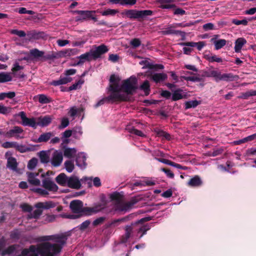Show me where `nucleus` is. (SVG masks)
<instances>
[{
  "label": "nucleus",
  "instance_id": "6e6552de",
  "mask_svg": "<svg viewBox=\"0 0 256 256\" xmlns=\"http://www.w3.org/2000/svg\"><path fill=\"white\" fill-rule=\"evenodd\" d=\"M63 160V156L61 152L55 150L52 154L50 160V162L54 167L60 166Z\"/></svg>",
  "mask_w": 256,
  "mask_h": 256
},
{
  "label": "nucleus",
  "instance_id": "09e8293b",
  "mask_svg": "<svg viewBox=\"0 0 256 256\" xmlns=\"http://www.w3.org/2000/svg\"><path fill=\"white\" fill-rule=\"evenodd\" d=\"M38 101L41 104H48L50 102V99L44 94L38 95Z\"/></svg>",
  "mask_w": 256,
  "mask_h": 256
},
{
  "label": "nucleus",
  "instance_id": "a878e982",
  "mask_svg": "<svg viewBox=\"0 0 256 256\" xmlns=\"http://www.w3.org/2000/svg\"><path fill=\"white\" fill-rule=\"evenodd\" d=\"M173 26H171L168 28H166L165 30L162 32V34H180L182 36H185V32H182L180 30H174Z\"/></svg>",
  "mask_w": 256,
  "mask_h": 256
},
{
  "label": "nucleus",
  "instance_id": "c9c22d12",
  "mask_svg": "<svg viewBox=\"0 0 256 256\" xmlns=\"http://www.w3.org/2000/svg\"><path fill=\"white\" fill-rule=\"evenodd\" d=\"M76 164L78 166L84 168L86 166V158L83 154H79L76 159Z\"/></svg>",
  "mask_w": 256,
  "mask_h": 256
},
{
  "label": "nucleus",
  "instance_id": "9d476101",
  "mask_svg": "<svg viewBox=\"0 0 256 256\" xmlns=\"http://www.w3.org/2000/svg\"><path fill=\"white\" fill-rule=\"evenodd\" d=\"M20 116L22 120V124L24 126H30L33 128L36 126V118H28L24 112L19 113Z\"/></svg>",
  "mask_w": 256,
  "mask_h": 256
},
{
  "label": "nucleus",
  "instance_id": "39448f33",
  "mask_svg": "<svg viewBox=\"0 0 256 256\" xmlns=\"http://www.w3.org/2000/svg\"><path fill=\"white\" fill-rule=\"evenodd\" d=\"M78 52V50L76 48H68L56 52H52L51 54L47 55L46 58L47 60H54L62 58L70 57L72 56L76 55Z\"/></svg>",
  "mask_w": 256,
  "mask_h": 256
},
{
  "label": "nucleus",
  "instance_id": "bf43d9fd",
  "mask_svg": "<svg viewBox=\"0 0 256 256\" xmlns=\"http://www.w3.org/2000/svg\"><path fill=\"white\" fill-rule=\"evenodd\" d=\"M20 208L22 210L25 212H30L32 210V207L27 204H21Z\"/></svg>",
  "mask_w": 256,
  "mask_h": 256
},
{
  "label": "nucleus",
  "instance_id": "7ed1b4c3",
  "mask_svg": "<svg viewBox=\"0 0 256 256\" xmlns=\"http://www.w3.org/2000/svg\"><path fill=\"white\" fill-rule=\"evenodd\" d=\"M70 206L72 212L74 213L84 212L88 214L92 213H96L100 211V210L102 208H100V206H96L92 208H84L83 204L82 202L80 200H72L70 203Z\"/></svg>",
  "mask_w": 256,
  "mask_h": 256
},
{
  "label": "nucleus",
  "instance_id": "8fccbe9b",
  "mask_svg": "<svg viewBox=\"0 0 256 256\" xmlns=\"http://www.w3.org/2000/svg\"><path fill=\"white\" fill-rule=\"evenodd\" d=\"M200 102L195 100H192V101H188L186 102L185 104L186 108H195L196 106Z\"/></svg>",
  "mask_w": 256,
  "mask_h": 256
},
{
  "label": "nucleus",
  "instance_id": "ea45409f",
  "mask_svg": "<svg viewBox=\"0 0 256 256\" xmlns=\"http://www.w3.org/2000/svg\"><path fill=\"white\" fill-rule=\"evenodd\" d=\"M126 130L130 133L134 134L136 136H140L142 137H144L145 136V135L142 131L136 130L134 127L127 128Z\"/></svg>",
  "mask_w": 256,
  "mask_h": 256
},
{
  "label": "nucleus",
  "instance_id": "a211bd4d",
  "mask_svg": "<svg viewBox=\"0 0 256 256\" xmlns=\"http://www.w3.org/2000/svg\"><path fill=\"white\" fill-rule=\"evenodd\" d=\"M137 202L135 199L131 200L130 202L121 204L118 209L120 211L126 212L130 209L132 206Z\"/></svg>",
  "mask_w": 256,
  "mask_h": 256
},
{
  "label": "nucleus",
  "instance_id": "37998d69",
  "mask_svg": "<svg viewBox=\"0 0 256 256\" xmlns=\"http://www.w3.org/2000/svg\"><path fill=\"white\" fill-rule=\"evenodd\" d=\"M15 96H16V94L14 92L0 93V100H4L6 98H12Z\"/></svg>",
  "mask_w": 256,
  "mask_h": 256
},
{
  "label": "nucleus",
  "instance_id": "1a4fd4ad",
  "mask_svg": "<svg viewBox=\"0 0 256 256\" xmlns=\"http://www.w3.org/2000/svg\"><path fill=\"white\" fill-rule=\"evenodd\" d=\"M26 174L28 182L30 184L35 186H40L41 182L37 178L38 172H27Z\"/></svg>",
  "mask_w": 256,
  "mask_h": 256
},
{
  "label": "nucleus",
  "instance_id": "338daca9",
  "mask_svg": "<svg viewBox=\"0 0 256 256\" xmlns=\"http://www.w3.org/2000/svg\"><path fill=\"white\" fill-rule=\"evenodd\" d=\"M69 124V120L67 118H63L61 121V124L60 126V128H64L66 127Z\"/></svg>",
  "mask_w": 256,
  "mask_h": 256
},
{
  "label": "nucleus",
  "instance_id": "e433bc0d",
  "mask_svg": "<svg viewBox=\"0 0 256 256\" xmlns=\"http://www.w3.org/2000/svg\"><path fill=\"white\" fill-rule=\"evenodd\" d=\"M140 90H142L146 96H148L150 94V86L148 80L144 81L140 86Z\"/></svg>",
  "mask_w": 256,
  "mask_h": 256
},
{
  "label": "nucleus",
  "instance_id": "b1692460",
  "mask_svg": "<svg viewBox=\"0 0 256 256\" xmlns=\"http://www.w3.org/2000/svg\"><path fill=\"white\" fill-rule=\"evenodd\" d=\"M202 182L198 176L192 178L188 182V185L192 187L199 186L202 185Z\"/></svg>",
  "mask_w": 256,
  "mask_h": 256
},
{
  "label": "nucleus",
  "instance_id": "2eb2a0df",
  "mask_svg": "<svg viewBox=\"0 0 256 256\" xmlns=\"http://www.w3.org/2000/svg\"><path fill=\"white\" fill-rule=\"evenodd\" d=\"M218 36L216 34L214 36V38L211 39V42L214 43L215 49L216 50L221 48L226 44V40L224 39L218 40Z\"/></svg>",
  "mask_w": 256,
  "mask_h": 256
},
{
  "label": "nucleus",
  "instance_id": "603ef678",
  "mask_svg": "<svg viewBox=\"0 0 256 256\" xmlns=\"http://www.w3.org/2000/svg\"><path fill=\"white\" fill-rule=\"evenodd\" d=\"M11 110L10 107H6L2 104H0V114H6L10 112Z\"/></svg>",
  "mask_w": 256,
  "mask_h": 256
},
{
  "label": "nucleus",
  "instance_id": "f8f14e48",
  "mask_svg": "<svg viewBox=\"0 0 256 256\" xmlns=\"http://www.w3.org/2000/svg\"><path fill=\"white\" fill-rule=\"evenodd\" d=\"M81 181L85 184H87L89 187H91L92 186V182L93 183V185L96 187H98L101 186L100 178L98 177H96L93 179L92 178H85L82 179Z\"/></svg>",
  "mask_w": 256,
  "mask_h": 256
},
{
  "label": "nucleus",
  "instance_id": "6ab92c4d",
  "mask_svg": "<svg viewBox=\"0 0 256 256\" xmlns=\"http://www.w3.org/2000/svg\"><path fill=\"white\" fill-rule=\"evenodd\" d=\"M68 178L64 174L62 173L56 176V180L59 184L66 186L68 185Z\"/></svg>",
  "mask_w": 256,
  "mask_h": 256
},
{
  "label": "nucleus",
  "instance_id": "423d86ee",
  "mask_svg": "<svg viewBox=\"0 0 256 256\" xmlns=\"http://www.w3.org/2000/svg\"><path fill=\"white\" fill-rule=\"evenodd\" d=\"M152 12L150 10H126L122 12V14L130 18H144L152 15Z\"/></svg>",
  "mask_w": 256,
  "mask_h": 256
},
{
  "label": "nucleus",
  "instance_id": "7c9ffc66",
  "mask_svg": "<svg viewBox=\"0 0 256 256\" xmlns=\"http://www.w3.org/2000/svg\"><path fill=\"white\" fill-rule=\"evenodd\" d=\"M118 10L116 9H111V8H106L104 10L100 12L102 16H114L116 14L118 13Z\"/></svg>",
  "mask_w": 256,
  "mask_h": 256
},
{
  "label": "nucleus",
  "instance_id": "c03bdc74",
  "mask_svg": "<svg viewBox=\"0 0 256 256\" xmlns=\"http://www.w3.org/2000/svg\"><path fill=\"white\" fill-rule=\"evenodd\" d=\"M42 210L40 208H37L36 210H34L32 214H30L28 216V218H38L42 214Z\"/></svg>",
  "mask_w": 256,
  "mask_h": 256
},
{
  "label": "nucleus",
  "instance_id": "f03ea898",
  "mask_svg": "<svg viewBox=\"0 0 256 256\" xmlns=\"http://www.w3.org/2000/svg\"><path fill=\"white\" fill-rule=\"evenodd\" d=\"M111 98L115 100L126 101L128 100V94H132L138 88V80L136 77L130 78L120 82V78L114 75L110 80Z\"/></svg>",
  "mask_w": 256,
  "mask_h": 256
},
{
  "label": "nucleus",
  "instance_id": "864d4df0",
  "mask_svg": "<svg viewBox=\"0 0 256 256\" xmlns=\"http://www.w3.org/2000/svg\"><path fill=\"white\" fill-rule=\"evenodd\" d=\"M84 82V80H80L77 82H76L72 86L69 87V90H76L79 88L81 85Z\"/></svg>",
  "mask_w": 256,
  "mask_h": 256
},
{
  "label": "nucleus",
  "instance_id": "2f4dec72",
  "mask_svg": "<svg viewBox=\"0 0 256 256\" xmlns=\"http://www.w3.org/2000/svg\"><path fill=\"white\" fill-rule=\"evenodd\" d=\"M12 80V76L10 73L0 72V82L4 83L10 82Z\"/></svg>",
  "mask_w": 256,
  "mask_h": 256
},
{
  "label": "nucleus",
  "instance_id": "5fc2aeb1",
  "mask_svg": "<svg viewBox=\"0 0 256 256\" xmlns=\"http://www.w3.org/2000/svg\"><path fill=\"white\" fill-rule=\"evenodd\" d=\"M30 38L34 39H38L40 38H42L44 36V33L42 32H32L30 34Z\"/></svg>",
  "mask_w": 256,
  "mask_h": 256
},
{
  "label": "nucleus",
  "instance_id": "58836bf2",
  "mask_svg": "<svg viewBox=\"0 0 256 256\" xmlns=\"http://www.w3.org/2000/svg\"><path fill=\"white\" fill-rule=\"evenodd\" d=\"M64 166L66 170L68 172H72L74 168V163L70 160H66L64 163Z\"/></svg>",
  "mask_w": 256,
  "mask_h": 256
},
{
  "label": "nucleus",
  "instance_id": "9b49d317",
  "mask_svg": "<svg viewBox=\"0 0 256 256\" xmlns=\"http://www.w3.org/2000/svg\"><path fill=\"white\" fill-rule=\"evenodd\" d=\"M78 58L79 59V61L76 64H72V66L80 65L86 61L90 62L92 60H94L90 50L80 55V56L78 57Z\"/></svg>",
  "mask_w": 256,
  "mask_h": 256
},
{
  "label": "nucleus",
  "instance_id": "69168bd1",
  "mask_svg": "<svg viewBox=\"0 0 256 256\" xmlns=\"http://www.w3.org/2000/svg\"><path fill=\"white\" fill-rule=\"evenodd\" d=\"M69 43L70 41L66 40L59 39L57 40V44L60 46H64Z\"/></svg>",
  "mask_w": 256,
  "mask_h": 256
},
{
  "label": "nucleus",
  "instance_id": "f704fd0d",
  "mask_svg": "<svg viewBox=\"0 0 256 256\" xmlns=\"http://www.w3.org/2000/svg\"><path fill=\"white\" fill-rule=\"evenodd\" d=\"M76 150L74 148H66L64 151V154L66 157L71 158L75 156Z\"/></svg>",
  "mask_w": 256,
  "mask_h": 256
},
{
  "label": "nucleus",
  "instance_id": "5701e85b",
  "mask_svg": "<svg viewBox=\"0 0 256 256\" xmlns=\"http://www.w3.org/2000/svg\"><path fill=\"white\" fill-rule=\"evenodd\" d=\"M74 12L82 16V19L83 20H86L87 18L91 17L92 14H95L96 11H94V10H75Z\"/></svg>",
  "mask_w": 256,
  "mask_h": 256
},
{
  "label": "nucleus",
  "instance_id": "72a5a7b5",
  "mask_svg": "<svg viewBox=\"0 0 256 256\" xmlns=\"http://www.w3.org/2000/svg\"><path fill=\"white\" fill-rule=\"evenodd\" d=\"M72 80V78H60L58 80H54L52 82L51 84L54 86H59L61 84H66Z\"/></svg>",
  "mask_w": 256,
  "mask_h": 256
},
{
  "label": "nucleus",
  "instance_id": "4d7b16f0",
  "mask_svg": "<svg viewBox=\"0 0 256 256\" xmlns=\"http://www.w3.org/2000/svg\"><path fill=\"white\" fill-rule=\"evenodd\" d=\"M110 95L107 98H104L102 100H100L96 104L95 107L97 108V107L103 104L105 102H108L110 100H115L114 98H110Z\"/></svg>",
  "mask_w": 256,
  "mask_h": 256
},
{
  "label": "nucleus",
  "instance_id": "f3484780",
  "mask_svg": "<svg viewBox=\"0 0 256 256\" xmlns=\"http://www.w3.org/2000/svg\"><path fill=\"white\" fill-rule=\"evenodd\" d=\"M36 146L30 145L27 146L23 144H19L16 142V150L21 153H24L28 152L34 151L35 150Z\"/></svg>",
  "mask_w": 256,
  "mask_h": 256
},
{
  "label": "nucleus",
  "instance_id": "a19ab883",
  "mask_svg": "<svg viewBox=\"0 0 256 256\" xmlns=\"http://www.w3.org/2000/svg\"><path fill=\"white\" fill-rule=\"evenodd\" d=\"M125 234L124 236L123 241L126 242L130 236L132 232V228L131 226H127L125 228Z\"/></svg>",
  "mask_w": 256,
  "mask_h": 256
},
{
  "label": "nucleus",
  "instance_id": "774afa93",
  "mask_svg": "<svg viewBox=\"0 0 256 256\" xmlns=\"http://www.w3.org/2000/svg\"><path fill=\"white\" fill-rule=\"evenodd\" d=\"M202 28L204 30L207 31L213 30L214 28V25L212 23H208L203 25Z\"/></svg>",
  "mask_w": 256,
  "mask_h": 256
},
{
  "label": "nucleus",
  "instance_id": "4468645a",
  "mask_svg": "<svg viewBox=\"0 0 256 256\" xmlns=\"http://www.w3.org/2000/svg\"><path fill=\"white\" fill-rule=\"evenodd\" d=\"M52 119L51 116H40L36 118V126H46L50 124Z\"/></svg>",
  "mask_w": 256,
  "mask_h": 256
},
{
  "label": "nucleus",
  "instance_id": "20e7f679",
  "mask_svg": "<svg viewBox=\"0 0 256 256\" xmlns=\"http://www.w3.org/2000/svg\"><path fill=\"white\" fill-rule=\"evenodd\" d=\"M42 187L44 188H34L32 190L40 195L46 196L48 194V191L56 192L58 190V186L50 178H45L42 182Z\"/></svg>",
  "mask_w": 256,
  "mask_h": 256
},
{
  "label": "nucleus",
  "instance_id": "680f3d73",
  "mask_svg": "<svg viewBox=\"0 0 256 256\" xmlns=\"http://www.w3.org/2000/svg\"><path fill=\"white\" fill-rule=\"evenodd\" d=\"M232 22L236 25L243 24L245 26L247 24L248 20H240L234 19L232 20Z\"/></svg>",
  "mask_w": 256,
  "mask_h": 256
},
{
  "label": "nucleus",
  "instance_id": "473e14b6",
  "mask_svg": "<svg viewBox=\"0 0 256 256\" xmlns=\"http://www.w3.org/2000/svg\"><path fill=\"white\" fill-rule=\"evenodd\" d=\"M256 137V134H254L252 135H251V136H248L245 138H244L242 140L234 141L233 142V144H235V145L241 144H242L247 142H250V141H252V140H254Z\"/></svg>",
  "mask_w": 256,
  "mask_h": 256
},
{
  "label": "nucleus",
  "instance_id": "13d9d810",
  "mask_svg": "<svg viewBox=\"0 0 256 256\" xmlns=\"http://www.w3.org/2000/svg\"><path fill=\"white\" fill-rule=\"evenodd\" d=\"M130 44L134 48H136L139 46L141 44V42L140 39L135 38L130 41Z\"/></svg>",
  "mask_w": 256,
  "mask_h": 256
},
{
  "label": "nucleus",
  "instance_id": "4c0bfd02",
  "mask_svg": "<svg viewBox=\"0 0 256 256\" xmlns=\"http://www.w3.org/2000/svg\"><path fill=\"white\" fill-rule=\"evenodd\" d=\"M204 58L206 60H208L210 62H222V59L220 58L217 57L216 55L212 54H206L204 56Z\"/></svg>",
  "mask_w": 256,
  "mask_h": 256
},
{
  "label": "nucleus",
  "instance_id": "79ce46f5",
  "mask_svg": "<svg viewBox=\"0 0 256 256\" xmlns=\"http://www.w3.org/2000/svg\"><path fill=\"white\" fill-rule=\"evenodd\" d=\"M38 162V159L36 158H34L28 161L27 167L29 170H33L36 167Z\"/></svg>",
  "mask_w": 256,
  "mask_h": 256
},
{
  "label": "nucleus",
  "instance_id": "c85d7f7f",
  "mask_svg": "<svg viewBox=\"0 0 256 256\" xmlns=\"http://www.w3.org/2000/svg\"><path fill=\"white\" fill-rule=\"evenodd\" d=\"M246 42V40L244 38H238L235 42L234 50L236 52H240L242 47Z\"/></svg>",
  "mask_w": 256,
  "mask_h": 256
},
{
  "label": "nucleus",
  "instance_id": "49530a36",
  "mask_svg": "<svg viewBox=\"0 0 256 256\" xmlns=\"http://www.w3.org/2000/svg\"><path fill=\"white\" fill-rule=\"evenodd\" d=\"M16 142H4L2 146L5 148H14L16 149Z\"/></svg>",
  "mask_w": 256,
  "mask_h": 256
},
{
  "label": "nucleus",
  "instance_id": "ddd939ff",
  "mask_svg": "<svg viewBox=\"0 0 256 256\" xmlns=\"http://www.w3.org/2000/svg\"><path fill=\"white\" fill-rule=\"evenodd\" d=\"M108 49L106 46L104 44L100 45L96 48L94 50H91V52L92 54V56L94 58V59L96 60L97 58H99L102 54L108 52Z\"/></svg>",
  "mask_w": 256,
  "mask_h": 256
},
{
  "label": "nucleus",
  "instance_id": "bb28decb",
  "mask_svg": "<svg viewBox=\"0 0 256 256\" xmlns=\"http://www.w3.org/2000/svg\"><path fill=\"white\" fill-rule=\"evenodd\" d=\"M18 166V162L16 159L13 157H9L7 160V167L10 169L16 171Z\"/></svg>",
  "mask_w": 256,
  "mask_h": 256
},
{
  "label": "nucleus",
  "instance_id": "e2e57ef3",
  "mask_svg": "<svg viewBox=\"0 0 256 256\" xmlns=\"http://www.w3.org/2000/svg\"><path fill=\"white\" fill-rule=\"evenodd\" d=\"M157 134L159 136H162L166 140H170V135L162 131V130H159L157 132Z\"/></svg>",
  "mask_w": 256,
  "mask_h": 256
},
{
  "label": "nucleus",
  "instance_id": "a18cd8bd",
  "mask_svg": "<svg viewBox=\"0 0 256 256\" xmlns=\"http://www.w3.org/2000/svg\"><path fill=\"white\" fill-rule=\"evenodd\" d=\"M182 90H176L172 94V99L173 100H177L183 98V96L181 93Z\"/></svg>",
  "mask_w": 256,
  "mask_h": 256
},
{
  "label": "nucleus",
  "instance_id": "393cba45",
  "mask_svg": "<svg viewBox=\"0 0 256 256\" xmlns=\"http://www.w3.org/2000/svg\"><path fill=\"white\" fill-rule=\"evenodd\" d=\"M181 46H196L197 48L200 50L202 48L206 45V43L204 42H187L180 44Z\"/></svg>",
  "mask_w": 256,
  "mask_h": 256
},
{
  "label": "nucleus",
  "instance_id": "0eeeda50",
  "mask_svg": "<svg viewBox=\"0 0 256 256\" xmlns=\"http://www.w3.org/2000/svg\"><path fill=\"white\" fill-rule=\"evenodd\" d=\"M6 138H24V130L22 128L18 126H15L12 129L6 132Z\"/></svg>",
  "mask_w": 256,
  "mask_h": 256
},
{
  "label": "nucleus",
  "instance_id": "c756f323",
  "mask_svg": "<svg viewBox=\"0 0 256 256\" xmlns=\"http://www.w3.org/2000/svg\"><path fill=\"white\" fill-rule=\"evenodd\" d=\"M238 78V76H234L232 74H223L220 72L219 80L232 81Z\"/></svg>",
  "mask_w": 256,
  "mask_h": 256
},
{
  "label": "nucleus",
  "instance_id": "aec40b11",
  "mask_svg": "<svg viewBox=\"0 0 256 256\" xmlns=\"http://www.w3.org/2000/svg\"><path fill=\"white\" fill-rule=\"evenodd\" d=\"M40 162L43 164H47L50 162V152L48 151H40L38 153Z\"/></svg>",
  "mask_w": 256,
  "mask_h": 256
},
{
  "label": "nucleus",
  "instance_id": "052dcab7",
  "mask_svg": "<svg viewBox=\"0 0 256 256\" xmlns=\"http://www.w3.org/2000/svg\"><path fill=\"white\" fill-rule=\"evenodd\" d=\"M256 94V92L254 91L252 92H248L246 93L242 94V96H240L239 98H247L248 97L252 96H255Z\"/></svg>",
  "mask_w": 256,
  "mask_h": 256
},
{
  "label": "nucleus",
  "instance_id": "6e6d98bb",
  "mask_svg": "<svg viewBox=\"0 0 256 256\" xmlns=\"http://www.w3.org/2000/svg\"><path fill=\"white\" fill-rule=\"evenodd\" d=\"M10 33L14 34H16L20 37H24L26 36L25 32L23 30H10Z\"/></svg>",
  "mask_w": 256,
  "mask_h": 256
},
{
  "label": "nucleus",
  "instance_id": "4be33fe9",
  "mask_svg": "<svg viewBox=\"0 0 256 256\" xmlns=\"http://www.w3.org/2000/svg\"><path fill=\"white\" fill-rule=\"evenodd\" d=\"M150 78L156 82H162L167 78V75L164 73H158L152 74Z\"/></svg>",
  "mask_w": 256,
  "mask_h": 256
},
{
  "label": "nucleus",
  "instance_id": "dca6fc26",
  "mask_svg": "<svg viewBox=\"0 0 256 256\" xmlns=\"http://www.w3.org/2000/svg\"><path fill=\"white\" fill-rule=\"evenodd\" d=\"M81 180L80 181L76 177H70L68 178L67 186L75 189H78L81 186Z\"/></svg>",
  "mask_w": 256,
  "mask_h": 256
},
{
  "label": "nucleus",
  "instance_id": "0e129e2a",
  "mask_svg": "<svg viewBox=\"0 0 256 256\" xmlns=\"http://www.w3.org/2000/svg\"><path fill=\"white\" fill-rule=\"evenodd\" d=\"M23 66L19 65L18 63L17 62H16L14 64V66L12 69V70L14 72H18L19 70H20L23 69Z\"/></svg>",
  "mask_w": 256,
  "mask_h": 256
},
{
  "label": "nucleus",
  "instance_id": "412c9836",
  "mask_svg": "<svg viewBox=\"0 0 256 256\" xmlns=\"http://www.w3.org/2000/svg\"><path fill=\"white\" fill-rule=\"evenodd\" d=\"M35 206L38 208L49 209L55 206V204L51 201L40 202L36 204Z\"/></svg>",
  "mask_w": 256,
  "mask_h": 256
},
{
  "label": "nucleus",
  "instance_id": "de8ad7c7",
  "mask_svg": "<svg viewBox=\"0 0 256 256\" xmlns=\"http://www.w3.org/2000/svg\"><path fill=\"white\" fill-rule=\"evenodd\" d=\"M30 54L35 58H39L42 56L44 55V52L35 48L30 50Z\"/></svg>",
  "mask_w": 256,
  "mask_h": 256
},
{
  "label": "nucleus",
  "instance_id": "f257e3e1",
  "mask_svg": "<svg viewBox=\"0 0 256 256\" xmlns=\"http://www.w3.org/2000/svg\"><path fill=\"white\" fill-rule=\"evenodd\" d=\"M42 240H53L54 243L45 242L36 246H31L28 249L24 250L18 256H56L66 242L65 238L58 235L45 236Z\"/></svg>",
  "mask_w": 256,
  "mask_h": 256
},
{
  "label": "nucleus",
  "instance_id": "3c124183",
  "mask_svg": "<svg viewBox=\"0 0 256 256\" xmlns=\"http://www.w3.org/2000/svg\"><path fill=\"white\" fill-rule=\"evenodd\" d=\"M210 77H213L214 78L215 80L218 82L219 81V78L220 76V72L215 70H210Z\"/></svg>",
  "mask_w": 256,
  "mask_h": 256
},
{
  "label": "nucleus",
  "instance_id": "cd10ccee",
  "mask_svg": "<svg viewBox=\"0 0 256 256\" xmlns=\"http://www.w3.org/2000/svg\"><path fill=\"white\" fill-rule=\"evenodd\" d=\"M52 136V134L50 132L44 133L42 134L38 139L34 140L33 141L36 142H46Z\"/></svg>",
  "mask_w": 256,
  "mask_h": 256
}]
</instances>
